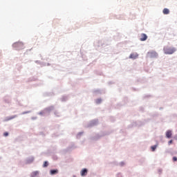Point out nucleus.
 Instances as JSON below:
<instances>
[{"mask_svg": "<svg viewBox=\"0 0 177 177\" xmlns=\"http://www.w3.org/2000/svg\"><path fill=\"white\" fill-rule=\"evenodd\" d=\"M48 165H49V163H48V161H45L43 165V167L45 168V167H48Z\"/></svg>", "mask_w": 177, "mask_h": 177, "instance_id": "12", "label": "nucleus"}, {"mask_svg": "<svg viewBox=\"0 0 177 177\" xmlns=\"http://www.w3.org/2000/svg\"><path fill=\"white\" fill-rule=\"evenodd\" d=\"M12 46L17 49H23L24 44L21 42H16L12 45Z\"/></svg>", "mask_w": 177, "mask_h": 177, "instance_id": "2", "label": "nucleus"}, {"mask_svg": "<svg viewBox=\"0 0 177 177\" xmlns=\"http://www.w3.org/2000/svg\"><path fill=\"white\" fill-rule=\"evenodd\" d=\"M172 140H169V142H168V145H172Z\"/></svg>", "mask_w": 177, "mask_h": 177, "instance_id": "17", "label": "nucleus"}, {"mask_svg": "<svg viewBox=\"0 0 177 177\" xmlns=\"http://www.w3.org/2000/svg\"><path fill=\"white\" fill-rule=\"evenodd\" d=\"M171 137H172V131L168 130L166 132V138H167V139H170V138Z\"/></svg>", "mask_w": 177, "mask_h": 177, "instance_id": "4", "label": "nucleus"}, {"mask_svg": "<svg viewBox=\"0 0 177 177\" xmlns=\"http://www.w3.org/2000/svg\"><path fill=\"white\" fill-rule=\"evenodd\" d=\"M101 102H102V100L100 99L97 100V103H101Z\"/></svg>", "mask_w": 177, "mask_h": 177, "instance_id": "15", "label": "nucleus"}, {"mask_svg": "<svg viewBox=\"0 0 177 177\" xmlns=\"http://www.w3.org/2000/svg\"><path fill=\"white\" fill-rule=\"evenodd\" d=\"M140 41H146V39H147V34H145V33H142L140 35Z\"/></svg>", "mask_w": 177, "mask_h": 177, "instance_id": "3", "label": "nucleus"}, {"mask_svg": "<svg viewBox=\"0 0 177 177\" xmlns=\"http://www.w3.org/2000/svg\"><path fill=\"white\" fill-rule=\"evenodd\" d=\"M9 133L8 132H5L3 133V136H8Z\"/></svg>", "mask_w": 177, "mask_h": 177, "instance_id": "14", "label": "nucleus"}, {"mask_svg": "<svg viewBox=\"0 0 177 177\" xmlns=\"http://www.w3.org/2000/svg\"><path fill=\"white\" fill-rule=\"evenodd\" d=\"M138 56H139L138 53H132L130 55L129 57L130 59H137Z\"/></svg>", "mask_w": 177, "mask_h": 177, "instance_id": "6", "label": "nucleus"}, {"mask_svg": "<svg viewBox=\"0 0 177 177\" xmlns=\"http://www.w3.org/2000/svg\"><path fill=\"white\" fill-rule=\"evenodd\" d=\"M87 174H88V170L86 169H83L81 171V176H86Z\"/></svg>", "mask_w": 177, "mask_h": 177, "instance_id": "5", "label": "nucleus"}, {"mask_svg": "<svg viewBox=\"0 0 177 177\" xmlns=\"http://www.w3.org/2000/svg\"><path fill=\"white\" fill-rule=\"evenodd\" d=\"M163 14L164 15H169V10L168 8H165L163 10Z\"/></svg>", "mask_w": 177, "mask_h": 177, "instance_id": "9", "label": "nucleus"}, {"mask_svg": "<svg viewBox=\"0 0 177 177\" xmlns=\"http://www.w3.org/2000/svg\"><path fill=\"white\" fill-rule=\"evenodd\" d=\"M16 117H17V115L10 116L6 119V121H10V120H13L16 118Z\"/></svg>", "mask_w": 177, "mask_h": 177, "instance_id": "7", "label": "nucleus"}, {"mask_svg": "<svg viewBox=\"0 0 177 177\" xmlns=\"http://www.w3.org/2000/svg\"><path fill=\"white\" fill-rule=\"evenodd\" d=\"M173 161H177V158L176 156L173 157Z\"/></svg>", "mask_w": 177, "mask_h": 177, "instance_id": "16", "label": "nucleus"}, {"mask_svg": "<svg viewBox=\"0 0 177 177\" xmlns=\"http://www.w3.org/2000/svg\"><path fill=\"white\" fill-rule=\"evenodd\" d=\"M57 172H59V171L57 169H56V170H50V175H56V174H57Z\"/></svg>", "mask_w": 177, "mask_h": 177, "instance_id": "8", "label": "nucleus"}, {"mask_svg": "<svg viewBox=\"0 0 177 177\" xmlns=\"http://www.w3.org/2000/svg\"><path fill=\"white\" fill-rule=\"evenodd\" d=\"M148 53H149V55H150V56H151V55H154L155 56H156V55H157V53H156V52H149Z\"/></svg>", "mask_w": 177, "mask_h": 177, "instance_id": "13", "label": "nucleus"}, {"mask_svg": "<svg viewBox=\"0 0 177 177\" xmlns=\"http://www.w3.org/2000/svg\"><path fill=\"white\" fill-rule=\"evenodd\" d=\"M164 52L165 55H172L176 52V49L175 48H168L166 47L164 48Z\"/></svg>", "mask_w": 177, "mask_h": 177, "instance_id": "1", "label": "nucleus"}, {"mask_svg": "<svg viewBox=\"0 0 177 177\" xmlns=\"http://www.w3.org/2000/svg\"><path fill=\"white\" fill-rule=\"evenodd\" d=\"M152 151H155L157 149V145H153L151 147Z\"/></svg>", "mask_w": 177, "mask_h": 177, "instance_id": "11", "label": "nucleus"}, {"mask_svg": "<svg viewBox=\"0 0 177 177\" xmlns=\"http://www.w3.org/2000/svg\"><path fill=\"white\" fill-rule=\"evenodd\" d=\"M39 172L38 171H33L31 174V177H37V175H39Z\"/></svg>", "mask_w": 177, "mask_h": 177, "instance_id": "10", "label": "nucleus"}]
</instances>
